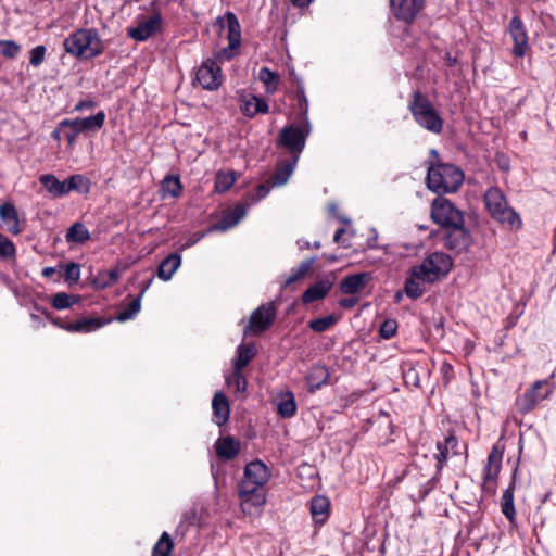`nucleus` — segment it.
Returning <instances> with one entry per match:
<instances>
[{
  "mask_svg": "<svg viewBox=\"0 0 556 556\" xmlns=\"http://www.w3.org/2000/svg\"><path fill=\"white\" fill-rule=\"evenodd\" d=\"M517 473V468L514 470L513 480L508 488L503 492L502 495V513L509 520L513 521L516 515L515 505H514V490H515V478Z\"/></svg>",
  "mask_w": 556,
  "mask_h": 556,
  "instance_id": "obj_33",
  "label": "nucleus"
},
{
  "mask_svg": "<svg viewBox=\"0 0 556 556\" xmlns=\"http://www.w3.org/2000/svg\"><path fill=\"white\" fill-rule=\"evenodd\" d=\"M503 454L504 446L500 445L498 443L494 444L488 456V464L483 469V480L496 481V478L502 467Z\"/></svg>",
  "mask_w": 556,
  "mask_h": 556,
  "instance_id": "obj_20",
  "label": "nucleus"
},
{
  "mask_svg": "<svg viewBox=\"0 0 556 556\" xmlns=\"http://www.w3.org/2000/svg\"><path fill=\"white\" fill-rule=\"evenodd\" d=\"M247 214V207L243 204H237L231 211L214 225L216 230L225 231L235 227Z\"/></svg>",
  "mask_w": 556,
  "mask_h": 556,
  "instance_id": "obj_29",
  "label": "nucleus"
},
{
  "mask_svg": "<svg viewBox=\"0 0 556 556\" xmlns=\"http://www.w3.org/2000/svg\"><path fill=\"white\" fill-rule=\"evenodd\" d=\"M270 477V469L262 460H253L244 467L239 485H243V488H263Z\"/></svg>",
  "mask_w": 556,
  "mask_h": 556,
  "instance_id": "obj_11",
  "label": "nucleus"
},
{
  "mask_svg": "<svg viewBox=\"0 0 556 556\" xmlns=\"http://www.w3.org/2000/svg\"><path fill=\"white\" fill-rule=\"evenodd\" d=\"M408 110L414 121L424 129L440 134L443 129V118L435 110L429 98L420 90H416L412 94L408 103Z\"/></svg>",
  "mask_w": 556,
  "mask_h": 556,
  "instance_id": "obj_3",
  "label": "nucleus"
},
{
  "mask_svg": "<svg viewBox=\"0 0 556 556\" xmlns=\"http://www.w3.org/2000/svg\"><path fill=\"white\" fill-rule=\"evenodd\" d=\"M197 80L203 89H218L223 81L220 66L213 59L205 60L197 71Z\"/></svg>",
  "mask_w": 556,
  "mask_h": 556,
  "instance_id": "obj_12",
  "label": "nucleus"
},
{
  "mask_svg": "<svg viewBox=\"0 0 556 556\" xmlns=\"http://www.w3.org/2000/svg\"><path fill=\"white\" fill-rule=\"evenodd\" d=\"M181 265V256L178 253H172L166 256L157 267V276L164 281L172 279L173 275Z\"/></svg>",
  "mask_w": 556,
  "mask_h": 556,
  "instance_id": "obj_30",
  "label": "nucleus"
},
{
  "mask_svg": "<svg viewBox=\"0 0 556 556\" xmlns=\"http://www.w3.org/2000/svg\"><path fill=\"white\" fill-rule=\"evenodd\" d=\"M118 278H119V270L117 268H114V269H111L108 271H103V273L99 274V276L96 280V286L99 289H104V288H108V287L114 285L115 282H117Z\"/></svg>",
  "mask_w": 556,
  "mask_h": 556,
  "instance_id": "obj_49",
  "label": "nucleus"
},
{
  "mask_svg": "<svg viewBox=\"0 0 556 556\" xmlns=\"http://www.w3.org/2000/svg\"><path fill=\"white\" fill-rule=\"evenodd\" d=\"M0 219L5 231L17 235L22 231V222L18 218L16 207L9 202L0 205Z\"/></svg>",
  "mask_w": 556,
  "mask_h": 556,
  "instance_id": "obj_17",
  "label": "nucleus"
},
{
  "mask_svg": "<svg viewBox=\"0 0 556 556\" xmlns=\"http://www.w3.org/2000/svg\"><path fill=\"white\" fill-rule=\"evenodd\" d=\"M174 549V542L167 532H163L152 548V556H169Z\"/></svg>",
  "mask_w": 556,
  "mask_h": 556,
  "instance_id": "obj_40",
  "label": "nucleus"
},
{
  "mask_svg": "<svg viewBox=\"0 0 556 556\" xmlns=\"http://www.w3.org/2000/svg\"><path fill=\"white\" fill-rule=\"evenodd\" d=\"M64 49L81 60H92L104 51V43L96 28H80L64 40Z\"/></svg>",
  "mask_w": 556,
  "mask_h": 556,
  "instance_id": "obj_2",
  "label": "nucleus"
},
{
  "mask_svg": "<svg viewBox=\"0 0 556 556\" xmlns=\"http://www.w3.org/2000/svg\"><path fill=\"white\" fill-rule=\"evenodd\" d=\"M195 518H197V510L194 508H191V509L185 511L182 514L180 523L177 526L176 533H180L181 535H184L187 531L186 525H188V526L193 525L195 521Z\"/></svg>",
  "mask_w": 556,
  "mask_h": 556,
  "instance_id": "obj_52",
  "label": "nucleus"
},
{
  "mask_svg": "<svg viewBox=\"0 0 556 556\" xmlns=\"http://www.w3.org/2000/svg\"><path fill=\"white\" fill-rule=\"evenodd\" d=\"M464 179L463 170L456 165L438 163L428 167L426 182L429 190L442 195L458 191Z\"/></svg>",
  "mask_w": 556,
  "mask_h": 556,
  "instance_id": "obj_1",
  "label": "nucleus"
},
{
  "mask_svg": "<svg viewBox=\"0 0 556 556\" xmlns=\"http://www.w3.org/2000/svg\"><path fill=\"white\" fill-rule=\"evenodd\" d=\"M424 262L432 269L438 278L446 276L453 266L452 258L444 252H433L429 254Z\"/></svg>",
  "mask_w": 556,
  "mask_h": 556,
  "instance_id": "obj_21",
  "label": "nucleus"
},
{
  "mask_svg": "<svg viewBox=\"0 0 556 556\" xmlns=\"http://www.w3.org/2000/svg\"><path fill=\"white\" fill-rule=\"evenodd\" d=\"M358 303L356 298H345L340 300V306L343 308H352Z\"/></svg>",
  "mask_w": 556,
  "mask_h": 556,
  "instance_id": "obj_62",
  "label": "nucleus"
},
{
  "mask_svg": "<svg viewBox=\"0 0 556 556\" xmlns=\"http://www.w3.org/2000/svg\"><path fill=\"white\" fill-rule=\"evenodd\" d=\"M404 292L409 299L417 300L425 293V288L421 280L409 274L404 283Z\"/></svg>",
  "mask_w": 556,
  "mask_h": 556,
  "instance_id": "obj_41",
  "label": "nucleus"
},
{
  "mask_svg": "<svg viewBox=\"0 0 556 556\" xmlns=\"http://www.w3.org/2000/svg\"><path fill=\"white\" fill-rule=\"evenodd\" d=\"M409 274H412L413 276H415V278H418L419 280H421V282H427V283H433L434 281H437L439 278L434 275V273L432 271V269H430L426 263L422 261L421 264L419 265H416V266H413L409 270Z\"/></svg>",
  "mask_w": 556,
  "mask_h": 556,
  "instance_id": "obj_45",
  "label": "nucleus"
},
{
  "mask_svg": "<svg viewBox=\"0 0 556 556\" xmlns=\"http://www.w3.org/2000/svg\"><path fill=\"white\" fill-rule=\"evenodd\" d=\"M472 238L468 229L463 226H454L446 229L445 245L457 253L466 251L471 244Z\"/></svg>",
  "mask_w": 556,
  "mask_h": 556,
  "instance_id": "obj_15",
  "label": "nucleus"
},
{
  "mask_svg": "<svg viewBox=\"0 0 556 556\" xmlns=\"http://www.w3.org/2000/svg\"><path fill=\"white\" fill-rule=\"evenodd\" d=\"M507 31L514 43L511 54L517 59L523 58L530 50V43L526 25L519 16L515 15L509 21Z\"/></svg>",
  "mask_w": 556,
  "mask_h": 556,
  "instance_id": "obj_10",
  "label": "nucleus"
},
{
  "mask_svg": "<svg viewBox=\"0 0 556 556\" xmlns=\"http://www.w3.org/2000/svg\"><path fill=\"white\" fill-rule=\"evenodd\" d=\"M257 349L254 343L240 344L237 348V358L233 362L236 371L242 370L255 357Z\"/></svg>",
  "mask_w": 556,
  "mask_h": 556,
  "instance_id": "obj_32",
  "label": "nucleus"
},
{
  "mask_svg": "<svg viewBox=\"0 0 556 556\" xmlns=\"http://www.w3.org/2000/svg\"><path fill=\"white\" fill-rule=\"evenodd\" d=\"M482 492L489 496H492L496 493V481L495 480H483L482 483Z\"/></svg>",
  "mask_w": 556,
  "mask_h": 556,
  "instance_id": "obj_59",
  "label": "nucleus"
},
{
  "mask_svg": "<svg viewBox=\"0 0 556 556\" xmlns=\"http://www.w3.org/2000/svg\"><path fill=\"white\" fill-rule=\"evenodd\" d=\"M15 253V248L13 243L0 233V256L2 257H11Z\"/></svg>",
  "mask_w": 556,
  "mask_h": 556,
  "instance_id": "obj_56",
  "label": "nucleus"
},
{
  "mask_svg": "<svg viewBox=\"0 0 556 556\" xmlns=\"http://www.w3.org/2000/svg\"><path fill=\"white\" fill-rule=\"evenodd\" d=\"M309 132V121L301 122L300 125L292 124L281 129L278 143L288 149L292 156H298L299 159Z\"/></svg>",
  "mask_w": 556,
  "mask_h": 556,
  "instance_id": "obj_7",
  "label": "nucleus"
},
{
  "mask_svg": "<svg viewBox=\"0 0 556 556\" xmlns=\"http://www.w3.org/2000/svg\"><path fill=\"white\" fill-rule=\"evenodd\" d=\"M399 324L396 319L394 318H388L383 320L379 328V336L384 339L389 340L393 338L396 334Z\"/></svg>",
  "mask_w": 556,
  "mask_h": 556,
  "instance_id": "obj_50",
  "label": "nucleus"
},
{
  "mask_svg": "<svg viewBox=\"0 0 556 556\" xmlns=\"http://www.w3.org/2000/svg\"><path fill=\"white\" fill-rule=\"evenodd\" d=\"M332 283L329 280H319L308 287L302 294V302L311 304L313 302L323 300L331 290Z\"/></svg>",
  "mask_w": 556,
  "mask_h": 556,
  "instance_id": "obj_28",
  "label": "nucleus"
},
{
  "mask_svg": "<svg viewBox=\"0 0 556 556\" xmlns=\"http://www.w3.org/2000/svg\"><path fill=\"white\" fill-rule=\"evenodd\" d=\"M339 321V317L334 314H330L325 317L312 319L308 321V328L314 332L321 333L330 329Z\"/></svg>",
  "mask_w": 556,
  "mask_h": 556,
  "instance_id": "obj_42",
  "label": "nucleus"
},
{
  "mask_svg": "<svg viewBox=\"0 0 556 556\" xmlns=\"http://www.w3.org/2000/svg\"><path fill=\"white\" fill-rule=\"evenodd\" d=\"M277 413L282 418H291L296 413V403L294 395L288 391L277 402Z\"/></svg>",
  "mask_w": 556,
  "mask_h": 556,
  "instance_id": "obj_36",
  "label": "nucleus"
},
{
  "mask_svg": "<svg viewBox=\"0 0 556 556\" xmlns=\"http://www.w3.org/2000/svg\"><path fill=\"white\" fill-rule=\"evenodd\" d=\"M65 239L68 243H84L90 239V233L83 223L77 222L67 229Z\"/></svg>",
  "mask_w": 556,
  "mask_h": 556,
  "instance_id": "obj_38",
  "label": "nucleus"
},
{
  "mask_svg": "<svg viewBox=\"0 0 556 556\" xmlns=\"http://www.w3.org/2000/svg\"><path fill=\"white\" fill-rule=\"evenodd\" d=\"M431 218L439 226L447 229L454 226H463L464 215L452 201L442 195L431 203Z\"/></svg>",
  "mask_w": 556,
  "mask_h": 556,
  "instance_id": "obj_6",
  "label": "nucleus"
},
{
  "mask_svg": "<svg viewBox=\"0 0 556 556\" xmlns=\"http://www.w3.org/2000/svg\"><path fill=\"white\" fill-rule=\"evenodd\" d=\"M237 180L235 172H218L215 177V191L224 193L228 191Z\"/></svg>",
  "mask_w": 556,
  "mask_h": 556,
  "instance_id": "obj_39",
  "label": "nucleus"
},
{
  "mask_svg": "<svg viewBox=\"0 0 556 556\" xmlns=\"http://www.w3.org/2000/svg\"><path fill=\"white\" fill-rule=\"evenodd\" d=\"M58 278H64L70 286L77 283L80 278V265L74 262L66 264Z\"/></svg>",
  "mask_w": 556,
  "mask_h": 556,
  "instance_id": "obj_48",
  "label": "nucleus"
},
{
  "mask_svg": "<svg viewBox=\"0 0 556 556\" xmlns=\"http://www.w3.org/2000/svg\"><path fill=\"white\" fill-rule=\"evenodd\" d=\"M214 421L218 426L225 425L229 419L230 406L223 392H216L212 400Z\"/></svg>",
  "mask_w": 556,
  "mask_h": 556,
  "instance_id": "obj_27",
  "label": "nucleus"
},
{
  "mask_svg": "<svg viewBox=\"0 0 556 556\" xmlns=\"http://www.w3.org/2000/svg\"><path fill=\"white\" fill-rule=\"evenodd\" d=\"M59 274H61V270H58L55 267H46L41 271V275L45 278L52 279L54 281H58L61 279V278H58Z\"/></svg>",
  "mask_w": 556,
  "mask_h": 556,
  "instance_id": "obj_60",
  "label": "nucleus"
},
{
  "mask_svg": "<svg viewBox=\"0 0 556 556\" xmlns=\"http://www.w3.org/2000/svg\"><path fill=\"white\" fill-rule=\"evenodd\" d=\"M79 301L78 295H71L65 292H59L52 295L51 304L55 309H66Z\"/></svg>",
  "mask_w": 556,
  "mask_h": 556,
  "instance_id": "obj_44",
  "label": "nucleus"
},
{
  "mask_svg": "<svg viewBox=\"0 0 556 556\" xmlns=\"http://www.w3.org/2000/svg\"><path fill=\"white\" fill-rule=\"evenodd\" d=\"M215 451L220 459L231 460L240 452V442L231 435L219 438L215 442Z\"/></svg>",
  "mask_w": 556,
  "mask_h": 556,
  "instance_id": "obj_23",
  "label": "nucleus"
},
{
  "mask_svg": "<svg viewBox=\"0 0 556 556\" xmlns=\"http://www.w3.org/2000/svg\"><path fill=\"white\" fill-rule=\"evenodd\" d=\"M295 98L298 102V118L301 122L308 121V100L305 96L304 87L300 83L298 84Z\"/></svg>",
  "mask_w": 556,
  "mask_h": 556,
  "instance_id": "obj_47",
  "label": "nucleus"
},
{
  "mask_svg": "<svg viewBox=\"0 0 556 556\" xmlns=\"http://www.w3.org/2000/svg\"><path fill=\"white\" fill-rule=\"evenodd\" d=\"M394 16L405 23H412L425 7V0H390Z\"/></svg>",
  "mask_w": 556,
  "mask_h": 556,
  "instance_id": "obj_13",
  "label": "nucleus"
},
{
  "mask_svg": "<svg viewBox=\"0 0 556 556\" xmlns=\"http://www.w3.org/2000/svg\"><path fill=\"white\" fill-rule=\"evenodd\" d=\"M370 280L371 274L367 271L349 275L341 280L340 290L344 294H355L363 291Z\"/></svg>",
  "mask_w": 556,
  "mask_h": 556,
  "instance_id": "obj_19",
  "label": "nucleus"
},
{
  "mask_svg": "<svg viewBox=\"0 0 556 556\" xmlns=\"http://www.w3.org/2000/svg\"><path fill=\"white\" fill-rule=\"evenodd\" d=\"M238 494L243 511L251 513L249 510L250 507L260 508L266 504V495L262 488H243V485H238Z\"/></svg>",
  "mask_w": 556,
  "mask_h": 556,
  "instance_id": "obj_16",
  "label": "nucleus"
},
{
  "mask_svg": "<svg viewBox=\"0 0 556 556\" xmlns=\"http://www.w3.org/2000/svg\"><path fill=\"white\" fill-rule=\"evenodd\" d=\"M442 443H443V446H447V450H448V448H454L457 445L458 441L454 435H450V437L445 438L444 442H442Z\"/></svg>",
  "mask_w": 556,
  "mask_h": 556,
  "instance_id": "obj_64",
  "label": "nucleus"
},
{
  "mask_svg": "<svg viewBox=\"0 0 556 556\" xmlns=\"http://www.w3.org/2000/svg\"><path fill=\"white\" fill-rule=\"evenodd\" d=\"M276 306L273 302L260 305L252 312L248 325L243 329V334L260 336L268 330L276 318Z\"/></svg>",
  "mask_w": 556,
  "mask_h": 556,
  "instance_id": "obj_9",
  "label": "nucleus"
},
{
  "mask_svg": "<svg viewBox=\"0 0 556 556\" xmlns=\"http://www.w3.org/2000/svg\"><path fill=\"white\" fill-rule=\"evenodd\" d=\"M20 47L12 40H0V53L7 58H14Z\"/></svg>",
  "mask_w": 556,
  "mask_h": 556,
  "instance_id": "obj_54",
  "label": "nucleus"
},
{
  "mask_svg": "<svg viewBox=\"0 0 556 556\" xmlns=\"http://www.w3.org/2000/svg\"><path fill=\"white\" fill-rule=\"evenodd\" d=\"M227 381L228 384L235 386L238 392L244 393L247 391L248 381L243 376L242 370L236 371V369H233L232 376Z\"/></svg>",
  "mask_w": 556,
  "mask_h": 556,
  "instance_id": "obj_51",
  "label": "nucleus"
},
{
  "mask_svg": "<svg viewBox=\"0 0 556 556\" xmlns=\"http://www.w3.org/2000/svg\"><path fill=\"white\" fill-rule=\"evenodd\" d=\"M141 299H142V292H139V294L131 300V302L127 305L125 309L118 313L116 319L118 321H126L129 319H132L141 308Z\"/></svg>",
  "mask_w": 556,
  "mask_h": 556,
  "instance_id": "obj_46",
  "label": "nucleus"
},
{
  "mask_svg": "<svg viewBox=\"0 0 556 556\" xmlns=\"http://www.w3.org/2000/svg\"><path fill=\"white\" fill-rule=\"evenodd\" d=\"M330 502L326 496L316 495L311 501V514L316 523H324L329 516Z\"/></svg>",
  "mask_w": 556,
  "mask_h": 556,
  "instance_id": "obj_31",
  "label": "nucleus"
},
{
  "mask_svg": "<svg viewBox=\"0 0 556 556\" xmlns=\"http://www.w3.org/2000/svg\"><path fill=\"white\" fill-rule=\"evenodd\" d=\"M39 182L50 198L60 199L66 197L65 180L61 181L53 174L41 175L39 177Z\"/></svg>",
  "mask_w": 556,
  "mask_h": 556,
  "instance_id": "obj_25",
  "label": "nucleus"
},
{
  "mask_svg": "<svg viewBox=\"0 0 556 556\" xmlns=\"http://www.w3.org/2000/svg\"><path fill=\"white\" fill-rule=\"evenodd\" d=\"M110 321L111 319H104L102 317H85L74 323L61 325V329H64L70 332L88 333L102 328Z\"/></svg>",
  "mask_w": 556,
  "mask_h": 556,
  "instance_id": "obj_18",
  "label": "nucleus"
},
{
  "mask_svg": "<svg viewBox=\"0 0 556 556\" xmlns=\"http://www.w3.org/2000/svg\"><path fill=\"white\" fill-rule=\"evenodd\" d=\"M270 188L273 187L268 181L266 184L258 185L255 189L256 194L254 195L253 200L260 201L264 199L269 193Z\"/></svg>",
  "mask_w": 556,
  "mask_h": 556,
  "instance_id": "obj_58",
  "label": "nucleus"
},
{
  "mask_svg": "<svg viewBox=\"0 0 556 556\" xmlns=\"http://www.w3.org/2000/svg\"><path fill=\"white\" fill-rule=\"evenodd\" d=\"M96 105L97 103L92 100H81L74 106V111L79 112L84 110H91Z\"/></svg>",
  "mask_w": 556,
  "mask_h": 556,
  "instance_id": "obj_61",
  "label": "nucleus"
},
{
  "mask_svg": "<svg viewBox=\"0 0 556 556\" xmlns=\"http://www.w3.org/2000/svg\"><path fill=\"white\" fill-rule=\"evenodd\" d=\"M226 23H227V29H228V48L229 49H237L240 46L241 42V30H240V24L235 13L227 12L225 14Z\"/></svg>",
  "mask_w": 556,
  "mask_h": 556,
  "instance_id": "obj_35",
  "label": "nucleus"
},
{
  "mask_svg": "<svg viewBox=\"0 0 556 556\" xmlns=\"http://www.w3.org/2000/svg\"><path fill=\"white\" fill-rule=\"evenodd\" d=\"M403 378L406 386L420 387V378L418 370L410 366L403 372Z\"/></svg>",
  "mask_w": 556,
  "mask_h": 556,
  "instance_id": "obj_55",
  "label": "nucleus"
},
{
  "mask_svg": "<svg viewBox=\"0 0 556 556\" xmlns=\"http://www.w3.org/2000/svg\"><path fill=\"white\" fill-rule=\"evenodd\" d=\"M66 130H68V129L66 127H62L61 122H59L56 128L52 131L51 136H52V138L60 140L61 135H63V137L65 138Z\"/></svg>",
  "mask_w": 556,
  "mask_h": 556,
  "instance_id": "obj_63",
  "label": "nucleus"
},
{
  "mask_svg": "<svg viewBox=\"0 0 556 556\" xmlns=\"http://www.w3.org/2000/svg\"><path fill=\"white\" fill-rule=\"evenodd\" d=\"M182 190V185L179 176L177 175H166L161 184V193L163 198L170 195L172 198H177L180 195Z\"/></svg>",
  "mask_w": 556,
  "mask_h": 556,
  "instance_id": "obj_37",
  "label": "nucleus"
},
{
  "mask_svg": "<svg viewBox=\"0 0 556 556\" xmlns=\"http://www.w3.org/2000/svg\"><path fill=\"white\" fill-rule=\"evenodd\" d=\"M66 195L74 191L79 194H88L91 189V180L81 174L71 175L65 179Z\"/></svg>",
  "mask_w": 556,
  "mask_h": 556,
  "instance_id": "obj_34",
  "label": "nucleus"
},
{
  "mask_svg": "<svg viewBox=\"0 0 556 556\" xmlns=\"http://www.w3.org/2000/svg\"><path fill=\"white\" fill-rule=\"evenodd\" d=\"M330 374L325 365H313L306 376L309 392L314 393L328 383Z\"/></svg>",
  "mask_w": 556,
  "mask_h": 556,
  "instance_id": "obj_26",
  "label": "nucleus"
},
{
  "mask_svg": "<svg viewBox=\"0 0 556 556\" xmlns=\"http://www.w3.org/2000/svg\"><path fill=\"white\" fill-rule=\"evenodd\" d=\"M240 110L243 115L252 118L256 114L268 113L269 106L263 98L252 94L241 99Z\"/></svg>",
  "mask_w": 556,
  "mask_h": 556,
  "instance_id": "obj_24",
  "label": "nucleus"
},
{
  "mask_svg": "<svg viewBox=\"0 0 556 556\" xmlns=\"http://www.w3.org/2000/svg\"><path fill=\"white\" fill-rule=\"evenodd\" d=\"M553 392V386L549 384L547 379L536 380L532 387L527 390L521 396L517 397L516 406L521 415H527L532 412L536 405L548 399Z\"/></svg>",
  "mask_w": 556,
  "mask_h": 556,
  "instance_id": "obj_8",
  "label": "nucleus"
},
{
  "mask_svg": "<svg viewBox=\"0 0 556 556\" xmlns=\"http://www.w3.org/2000/svg\"><path fill=\"white\" fill-rule=\"evenodd\" d=\"M484 202L491 216L501 223L507 225L510 229H519L521 227V218L519 214L510 206L507 200L497 187H491L484 194Z\"/></svg>",
  "mask_w": 556,
  "mask_h": 556,
  "instance_id": "obj_4",
  "label": "nucleus"
},
{
  "mask_svg": "<svg viewBox=\"0 0 556 556\" xmlns=\"http://www.w3.org/2000/svg\"><path fill=\"white\" fill-rule=\"evenodd\" d=\"M258 79L265 85L266 91L274 92L279 85V75L268 67H261Z\"/></svg>",
  "mask_w": 556,
  "mask_h": 556,
  "instance_id": "obj_43",
  "label": "nucleus"
},
{
  "mask_svg": "<svg viewBox=\"0 0 556 556\" xmlns=\"http://www.w3.org/2000/svg\"><path fill=\"white\" fill-rule=\"evenodd\" d=\"M437 448H438V453L434 455V457L437 459V471L439 472L442 470L444 463L447 459L448 451H447V446H443L442 442L437 443Z\"/></svg>",
  "mask_w": 556,
  "mask_h": 556,
  "instance_id": "obj_57",
  "label": "nucleus"
},
{
  "mask_svg": "<svg viewBox=\"0 0 556 556\" xmlns=\"http://www.w3.org/2000/svg\"><path fill=\"white\" fill-rule=\"evenodd\" d=\"M162 27V17L160 14H154L147 20L139 22L136 27L127 29V34L136 41H144L159 33Z\"/></svg>",
  "mask_w": 556,
  "mask_h": 556,
  "instance_id": "obj_14",
  "label": "nucleus"
},
{
  "mask_svg": "<svg viewBox=\"0 0 556 556\" xmlns=\"http://www.w3.org/2000/svg\"><path fill=\"white\" fill-rule=\"evenodd\" d=\"M105 123L104 111H99L88 117L65 118L61 121V126L68 130L65 132V139L68 146H74L80 134H94L99 131Z\"/></svg>",
  "mask_w": 556,
  "mask_h": 556,
  "instance_id": "obj_5",
  "label": "nucleus"
},
{
  "mask_svg": "<svg viewBox=\"0 0 556 556\" xmlns=\"http://www.w3.org/2000/svg\"><path fill=\"white\" fill-rule=\"evenodd\" d=\"M315 262V256L309 257L303 261L296 268H293L291 270V274L296 277V280H300L305 277V275L309 271Z\"/></svg>",
  "mask_w": 556,
  "mask_h": 556,
  "instance_id": "obj_53",
  "label": "nucleus"
},
{
  "mask_svg": "<svg viewBox=\"0 0 556 556\" xmlns=\"http://www.w3.org/2000/svg\"><path fill=\"white\" fill-rule=\"evenodd\" d=\"M296 163L298 156H291V159L280 162L275 173L268 179L271 187L285 185L293 174Z\"/></svg>",
  "mask_w": 556,
  "mask_h": 556,
  "instance_id": "obj_22",
  "label": "nucleus"
}]
</instances>
